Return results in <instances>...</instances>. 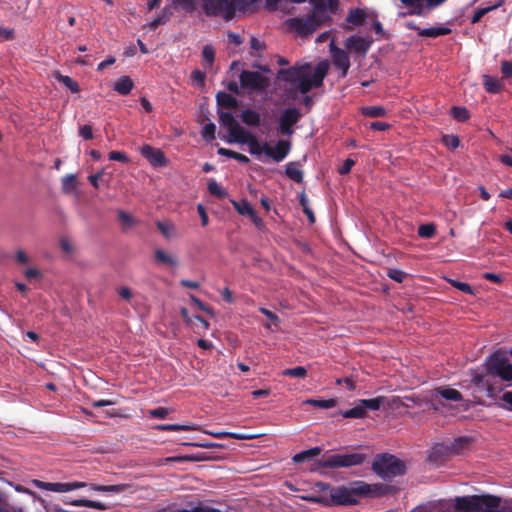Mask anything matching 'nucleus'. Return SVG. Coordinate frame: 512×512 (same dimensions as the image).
I'll list each match as a JSON object with an SVG mask.
<instances>
[{"instance_id": "774afa93", "label": "nucleus", "mask_w": 512, "mask_h": 512, "mask_svg": "<svg viewBox=\"0 0 512 512\" xmlns=\"http://www.w3.org/2000/svg\"><path fill=\"white\" fill-rule=\"evenodd\" d=\"M178 512H220V510L217 508H208V507H204V506H198L191 510H187V509L178 510Z\"/></svg>"}, {"instance_id": "864d4df0", "label": "nucleus", "mask_w": 512, "mask_h": 512, "mask_svg": "<svg viewBox=\"0 0 512 512\" xmlns=\"http://www.w3.org/2000/svg\"><path fill=\"white\" fill-rule=\"evenodd\" d=\"M170 412H171V410L169 408L158 407V408L148 410V415H150L151 418H154V419H164L168 416V414Z\"/></svg>"}, {"instance_id": "37998d69", "label": "nucleus", "mask_w": 512, "mask_h": 512, "mask_svg": "<svg viewBox=\"0 0 512 512\" xmlns=\"http://www.w3.org/2000/svg\"><path fill=\"white\" fill-rule=\"evenodd\" d=\"M90 489L100 493H120L122 492L121 485H101V484H92L90 485Z\"/></svg>"}, {"instance_id": "052dcab7", "label": "nucleus", "mask_w": 512, "mask_h": 512, "mask_svg": "<svg viewBox=\"0 0 512 512\" xmlns=\"http://www.w3.org/2000/svg\"><path fill=\"white\" fill-rule=\"evenodd\" d=\"M202 138L205 140H213L215 138V125L209 122L202 129Z\"/></svg>"}, {"instance_id": "58836bf2", "label": "nucleus", "mask_w": 512, "mask_h": 512, "mask_svg": "<svg viewBox=\"0 0 512 512\" xmlns=\"http://www.w3.org/2000/svg\"><path fill=\"white\" fill-rule=\"evenodd\" d=\"M154 257L155 260H157L160 263L167 264L172 267L178 266V260L175 257L165 253V251H163L162 249L155 250Z\"/></svg>"}, {"instance_id": "6e6552de", "label": "nucleus", "mask_w": 512, "mask_h": 512, "mask_svg": "<svg viewBox=\"0 0 512 512\" xmlns=\"http://www.w3.org/2000/svg\"><path fill=\"white\" fill-rule=\"evenodd\" d=\"M239 83L245 90L264 91L269 86V78L258 71L242 70Z\"/></svg>"}, {"instance_id": "dca6fc26", "label": "nucleus", "mask_w": 512, "mask_h": 512, "mask_svg": "<svg viewBox=\"0 0 512 512\" xmlns=\"http://www.w3.org/2000/svg\"><path fill=\"white\" fill-rule=\"evenodd\" d=\"M228 142L242 145L247 144L249 146L250 155H260L264 153V144L260 145L256 137H254L250 132L235 137H229Z\"/></svg>"}, {"instance_id": "39448f33", "label": "nucleus", "mask_w": 512, "mask_h": 512, "mask_svg": "<svg viewBox=\"0 0 512 512\" xmlns=\"http://www.w3.org/2000/svg\"><path fill=\"white\" fill-rule=\"evenodd\" d=\"M366 460L367 455L361 453L333 454L320 460L319 465L326 469L349 468L351 466H360Z\"/></svg>"}, {"instance_id": "a878e982", "label": "nucleus", "mask_w": 512, "mask_h": 512, "mask_svg": "<svg viewBox=\"0 0 512 512\" xmlns=\"http://www.w3.org/2000/svg\"><path fill=\"white\" fill-rule=\"evenodd\" d=\"M367 19V13L364 9L354 8L348 11L346 21L353 24V26H362Z\"/></svg>"}, {"instance_id": "c85d7f7f", "label": "nucleus", "mask_w": 512, "mask_h": 512, "mask_svg": "<svg viewBox=\"0 0 512 512\" xmlns=\"http://www.w3.org/2000/svg\"><path fill=\"white\" fill-rule=\"evenodd\" d=\"M216 103H218L219 107H226L228 109H236L237 107L236 98L226 92H218L216 94Z\"/></svg>"}, {"instance_id": "7c9ffc66", "label": "nucleus", "mask_w": 512, "mask_h": 512, "mask_svg": "<svg viewBox=\"0 0 512 512\" xmlns=\"http://www.w3.org/2000/svg\"><path fill=\"white\" fill-rule=\"evenodd\" d=\"M483 86H485L486 92L492 94H498L503 89V85L500 81L489 75L483 76Z\"/></svg>"}, {"instance_id": "de8ad7c7", "label": "nucleus", "mask_w": 512, "mask_h": 512, "mask_svg": "<svg viewBox=\"0 0 512 512\" xmlns=\"http://www.w3.org/2000/svg\"><path fill=\"white\" fill-rule=\"evenodd\" d=\"M208 192L209 194L217 197V198H225L226 197V191L222 187L217 184L214 180H209L208 182Z\"/></svg>"}, {"instance_id": "e433bc0d", "label": "nucleus", "mask_w": 512, "mask_h": 512, "mask_svg": "<svg viewBox=\"0 0 512 512\" xmlns=\"http://www.w3.org/2000/svg\"><path fill=\"white\" fill-rule=\"evenodd\" d=\"M339 415L344 419H362L367 415V411L361 406H355L345 411H340Z\"/></svg>"}, {"instance_id": "5701e85b", "label": "nucleus", "mask_w": 512, "mask_h": 512, "mask_svg": "<svg viewBox=\"0 0 512 512\" xmlns=\"http://www.w3.org/2000/svg\"><path fill=\"white\" fill-rule=\"evenodd\" d=\"M64 503L67 504V505H71V506H74V507H87V508H92V509H97V510H104L105 509V505L99 501H93V500H89V499H83V498H80V499H66L64 500Z\"/></svg>"}, {"instance_id": "c03bdc74", "label": "nucleus", "mask_w": 512, "mask_h": 512, "mask_svg": "<svg viewBox=\"0 0 512 512\" xmlns=\"http://www.w3.org/2000/svg\"><path fill=\"white\" fill-rule=\"evenodd\" d=\"M436 235V227L432 223L420 225L418 227V236L424 239H431Z\"/></svg>"}, {"instance_id": "ddd939ff", "label": "nucleus", "mask_w": 512, "mask_h": 512, "mask_svg": "<svg viewBox=\"0 0 512 512\" xmlns=\"http://www.w3.org/2000/svg\"><path fill=\"white\" fill-rule=\"evenodd\" d=\"M308 69H310V65L308 64L300 66L296 65L288 69H280L278 76L290 85H294L296 81H300L302 78L311 76L307 72Z\"/></svg>"}, {"instance_id": "f704fd0d", "label": "nucleus", "mask_w": 512, "mask_h": 512, "mask_svg": "<svg viewBox=\"0 0 512 512\" xmlns=\"http://www.w3.org/2000/svg\"><path fill=\"white\" fill-rule=\"evenodd\" d=\"M218 155L222 157H228L231 159H235L239 161V163L242 164H249V158L245 154L238 153L236 151H232L228 148H219L218 149Z\"/></svg>"}, {"instance_id": "5fc2aeb1", "label": "nucleus", "mask_w": 512, "mask_h": 512, "mask_svg": "<svg viewBox=\"0 0 512 512\" xmlns=\"http://www.w3.org/2000/svg\"><path fill=\"white\" fill-rule=\"evenodd\" d=\"M387 276H388V278H390L398 283H402L405 280L406 273L400 269L391 268V269H388Z\"/></svg>"}, {"instance_id": "0e129e2a", "label": "nucleus", "mask_w": 512, "mask_h": 512, "mask_svg": "<svg viewBox=\"0 0 512 512\" xmlns=\"http://www.w3.org/2000/svg\"><path fill=\"white\" fill-rule=\"evenodd\" d=\"M79 135L84 140H92L93 139V128L89 125H82L79 127Z\"/></svg>"}, {"instance_id": "bf43d9fd", "label": "nucleus", "mask_w": 512, "mask_h": 512, "mask_svg": "<svg viewBox=\"0 0 512 512\" xmlns=\"http://www.w3.org/2000/svg\"><path fill=\"white\" fill-rule=\"evenodd\" d=\"M158 231L166 238H170L173 232V225L171 223H165L162 221L157 222Z\"/></svg>"}, {"instance_id": "13d9d810", "label": "nucleus", "mask_w": 512, "mask_h": 512, "mask_svg": "<svg viewBox=\"0 0 512 512\" xmlns=\"http://www.w3.org/2000/svg\"><path fill=\"white\" fill-rule=\"evenodd\" d=\"M354 485L356 486L353 488H348V490L352 491L357 496L366 495L369 493V485L360 481L354 483Z\"/></svg>"}, {"instance_id": "09e8293b", "label": "nucleus", "mask_w": 512, "mask_h": 512, "mask_svg": "<svg viewBox=\"0 0 512 512\" xmlns=\"http://www.w3.org/2000/svg\"><path fill=\"white\" fill-rule=\"evenodd\" d=\"M57 80H59L60 83L64 84V86H66V88L69 89L72 93H78L80 91L77 82L71 79V77L69 76L59 75V77H57Z\"/></svg>"}, {"instance_id": "9b49d317", "label": "nucleus", "mask_w": 512, "mask_h": 512, "mask_svg": "<svg viewBox=\"0 0 512 512\" xmlns=\"http://www.w3.org/2000/svg\"><path fill=\"white\" fill-rule=\"evenodd\" d=\"M286 25L289 29L297 32L300 36L311 35L317 31L319 27L323 26L315 23L312 19L299 17L287 19Z\"/></svg>"}, {"instance_id": "2f4dec72", "label": "nucleus", "mask_w": 512, "mask_h": 512, "mask_svg": "<svg viewBox=\"0 0 512 512\" xmlns=\"http://www.w3.org/2000/svg\"><path fill=\"white\" fill-rule=\"evenodd\" d=\"M171 5L188 14H192L196 10V0H171Z\"/></svg>"}, {"instance_id": "b1692460", "label": "nucleus", "mask_w": 512, "mask_h": 512, "mask_svg": "<svg viewBox=\"0 0 512 512\" xmlns=\"http://www.w3.org/2000/svg\"><path fill=\"white\" fill-rule=\"evenodd\" d=\"M452 33L449 27H428L420 30L418 36L422 38H437Z\"/></svg>"}, {"instance_id": "ea45409f", "label": "nucleus", "mask_w": 512, "mask_h": 512, "mask_svg": "<svg viewBox=\"0 0 512 512\" xmlns=\"http://www.w3.org/2000/svg\"><path fill=\"white\" fill-rule=\"evenodd\" d=\"M118 221H120L124 231L134 227L137 224V220L124 210L118 211Z\"/></svg>"}, {"instance_id": "423d86ee", "label": "nucleus", "mask_w": 512, "mask_h": 512, "mask_svg": "<svg viewBox=\"0 0 512 512\" xmlns=\"http://www.w3.org/2000/svg\"><path fill=\"white\" fill-rule=\"evenodd\" d=\"M357 495L352 493L347 487H337L333 489L331 492L330 499H326L320 496H312L307 498V500L323 505L324 507H329L331 505H357V499L355 498Z\"/></svg>"}, {"instance_id": "4d7b16f0", "label": "nucleus", "mask_w": 512, "mask_h": 512, "mask_svg": "<svg viewBox=\"0 0 512 512\" xmlns=\"http://www.w3.org/2000/svg\"><path fill=\"white\" fill-rule=\"evenodd\" d=\"M108 160L110 161H118L124 164H128L129 158L127 154L122 151H112L108 153Z\"/></svg>"}, {"instance_id": "603ef678", "label": "nucleus", "mask_w": 512, "mask_h": 512, "mask_svg": "<svg viewBox=\"0 0 512 512\" xmlns=\"http://www.w3.org/2000/svg\"><path fill=\"white\" fill-rule=\"evenodd\" d=\"M226 436L233 438L235 440H252V439L256 438L255 434H241V433H234V432H222V433L218 434L219 438L226 437Z\"/></svg>"}, {"instance_id": "49530a36", "label": "nucleus", "mask_w": 512, "mask_h": 512, "mask_svg": "<svg viewBox=\"0 0 512 512\" xmlns=\"http://www.w3.org/2000/svg\"><path fill=\"white\" fill-rule=\"evenodd\" d=\"M451 116L459 122H466L470 117L469 111L466 108L459 106L451 108Z\"/></svg>"}, {"instance_id": "9d476101", "label": "nucleus", "mask_w": 512, "mask_h": 512, "mask_svg": "<svg viewBox=\"0 0 512 512\" xmlns=\"http://www.w3.org/2000/svg\"><path fill=\"white\" fill-rule=\"evenodd\" d=\"M301 113L296 108H286L280 113L279 128L280 135L291 136L294 133L293 126L300 121Z\"/></svg>"}, {"instance_id": "680f3d73", "label": "nucleus", "mask_w": 512, "mask_h": 512, "mask_svg": "<svg viewBox=\"0 0 512 512\" xmlns=\"http://www.w3.org/2000/svg\"><path fill=\"white\" fill-rule=\"evenodd\" d=\"M191 80L195 85L202 87L205 85V73L196 69L191 72Z\"/></svg>"}, {"instance_id": "0eeeda50", "label": "nucleus", "mask_w": 512, "mask_h": 512, "mask_svg": "<svg viewBox=\"0 0 512 512\" xmlns=\"http://www.w3.org/2000/svg\"><path fill=\"white\" fill-rule=\"evenodd\" d=\"M313 11L306 19H311L319 25H326L331 22V15L338 9V0H310Z\"/></svg>"}, {"instance_id": "3c124183", "label": "nucleus", "mask_w": 512, "mask_h": 512, "mask_svg": "<svg viewBox=\"0 0 512 512\" xmlns=\"http://www.w3.org/2000/svg\"><path fill=\"white\" fill-rule=\"evenodd\" d=\"M202 60L212 66L213 61H215V49L211 45H205L202 48Z\"/></svg>"}, {"instance_id": "4be33fe9", "label": "nucleus", "mask_w": 512, "mask_h": 512, "mask_svg": "<svg viewBox=\"0 0 512 512\" xmlns=\"http://www.w3.org/2000/svg\"><path fill=\"white\" fill-rule=\"evenodd\" d=\"M38 487L54 493H67L73 491L70 482H39Z\"/></svg>"}, {"instance_id": "69168bd1", "label": "nucleus", "mask_w": 512, "mask_h": 512, "mask_svg": "<svg viewBox=\"0 0 512 512\" xmlns=\"http://www.w3.org/2000/svg\"><path fill=\"white\" fill-rule=\"evenodd\" d=\"M500 71H502L505 78H512V62L509 60H503L502 65H500Z\"/></svg>"}, {"instance_id": "79ce46f5", "label": "nucleus", "mask_w": 512, "mask_h": 512, "mask_svg": "<svg viewBox=\"0 0 512 512\" xmlns=\"http://www.w3.org/2000/svg\"><path fill=\"white\" fill-rule=\"evenodd\" d=\"M282 376L290 378H305L307 376V370L303 366L286 368L282 371Z\"/></svg>"}, {"instance_id": "aec40b11", "label": "nucleus", "mask_w": 512, "mask_h": 512, "mask_svg": "<svg viewBox=\"0 0 512 512\" xmlns=\"http://www.w3.org/2000/svg\"><path fill=\"white\" fill-rule=\"evenodd\" d=\"M434 396L441 397L447 401L452 402L462 401V394L458 390L452 389L450 387H438L434 389Z\"/></svg>"}, {"instance_id": "e2e57ef3", "label": "nucleus", "mask_w": 512, "mask_h": 512, "mask_svg": "<svg viewBox=\"0 0 512 512\" xmlns=\"http://www.w3.org/2000/svg\"><path fill=\"white\" fill-rule=\"evenodd\" d=\"M354 165L355 161L353 159L347 158L344 160L343 165L338 168V174L341 176L347 175Z\"/></svg>"}, {"instance_id": "cd10ccee", "label": "nucleus", "mask_w": 512, "mask_h": 512, "mask_svg": "<svg viewBox=\"0 0 512 512\" xmlns=\"http://www.w3.org/2000/svg\"><path fill=\"white\" fill-rule=\"evenodd\" d=\"M321 448L320 447H312L307 450H304L293 456V462L296 464L302 463L307 460H311L314 457L320 455Z\"/></svg>"}, {"instance_id": "4c0bfd02", "label": "nucleus", "mask_w": 512, "mask_h": 512, "mask_svg": "<svg viewBox=\"0 0 512 512\" xmlns=\"http://www.w3.org/2000/svg\"><path fill=\"white\" fill-rule=\"evenodd\" d=\"M157 431H195L194 425H180V424H161L155 425Z\"/></svg>"}, {"instance_id": "c756f323", "label": "nucleus", "mask_w": 512, "mask_h": 512, "mask_svg": "<svg viewBox=\"0 0 512 512\" xmlns=\"http://www.w3.org/2000/svg\"><path fill=\"white\" fill-rule=\"evenodd\" d=\"M241 120L243 123L249 126H259L260 125V115L256 110L246 109L241 113Z\"/></svg>"}, {"instance_id": "a19ab883", "label": "nucleus", "mask_w": 512, "mask_h": 512, "mask_svg": "<svg viewBox=\"0 0 512 512\" xmlns=\"http://www.w3.org/2000/svg\"><path fill=\"white\" fill-rule=\"evenodd\" d=\"M361 113L370 118H378L384 117L386 115V110L382 106H366L361 109Z\"/></svg>"}, {"instance_id": "6ab92c4d", "label": "nucleus", "mask_w": 512, "mask_h": 512, "mask_svg": "<svg viewBox=\"0 0 512 512\" xmlns=\"http://www.w3.org/2000/svg\"><path fill=\"white\" fill-rule=\"evenodd\" d=\"M344 46H346L348 51L357 52L364 56L367 54L369 47H371V41L366 40L360 36L353 35L346 39Z\"/></svg>"}, {"instance_id": "473e14b6", "label": "nucleus", "mask_w": 512, "mask_h": 512, "mask_svg": "<svg viewBox=\"0 0 512 512\" xmlns=\"http://www.w3.org/2000/svg\"><path fill=\"white\" fill-rule=\"evenodd\" d=\"M384 400H385L384 396H378V397L370 398V399H361L360 404H358L357 407H362V408H364V410L368 409L371 411H376L381 407Z\"/></svg>"}, {"instance_id": "338daca9", "label": "nucleus", "mask_w": 512, "mask_h": 512, "mask_svg": "<svg viewBox=\"0 0 512 512\" xmlns=\"http://www.w3.org/2000/svg\"><path fill=\"white\" fill-rule=\"evenodd\" d=\"M483 279L487 280V281H490L492 283H502L503 282V277H501L500 274H496V273H493V272H485L483 273L482 275Z\"/></svg>"}, {"instance_id": "393cba45", "label": "nucleus", "mask_w": 512, "mask_h": 512, "mask_svg": "<svg viewBox=\"0 0 512 512\" xmlns=\"http://www.w3.org/2000/svg\"><path fill=\"white\" fill-rule=\"evenodd\" d=\"M286 177L297 182H303V171L300 170V163L293 161L286 164L285 169Z\"/></svg>"}, {"instance_id": "bb28decb", "label": "nucleus", "mask_w": 512, "mask_h": 512, "mask_svg": "<svg viewBox=\"0 0 512 512\" xmlns=\"http://www.w3.org/2000/svg\"><path fill=\"white\" fill-rule=\"evenodd\" d=\"M304 404L309 405L311 407L320 408V409H332L337 405V400L334 398L329 399H314L310 398L304 401Z\"/></svg>"}, {"instance_id": "f8f14e48", "label": "nucleus", "mask_w": 512, "mask_h": 512, "mask_svg": "<svg viewBox=\"0 0 512 512\" xmlns=\"http://www.w3.org/2000/svg\"><path fill=\"white\" fill-rule=\"evenodd\" d=\"M141 156L147 159L150 162L151 166L155 168H161L168 164V160L165 157V154L159 148L152 147L149 144H144L140 148Z\"/></svg>"}, {"instance_id": "2eb2a0df", "label": "nucleus", "mask_w": 512, "mask_h": 512, "mask_svg": "<svg viewBox=\"0 0 512 512\" xmlns=\"http://www.w3.org/2000/svg\"><path fill=\"white\" fill-rule=\"evenodd\" d=\"M219 122L228 129L229 138L249 133L239 125L231 112L219 111Z\"/></svg>"}, {"instance_id": "4468645a", "label": "nucleus", "mask_w": 512, "mask_h": 512, "mask_svg": "<svg viewBox=\"0 0 512 512\" xmlns=\"http://www.w3.org/2000/svg\"><path fill=\"white\" fill-rule=\"evenodd\" d=\"M291 144L287 140L280 139L275 147H271L265 142V155L272 158L275 162H281L290 152Z\"/></svg>"}, {"instance_id": "f257e3e1", "label": "nucleus", "mask_w": 512, "mask_h": 512, "mask_svg": "<svg viewBox=\"0 0 512 512\" xmlns=\"http://www.w3.org/2000/svg\"><path fill=\"white\" fill-rule=\"evenodd\" d=\"M499 506V496L492 494L458 496L455 498V509L464 512L497 511Z\"/></svg>"}, {"instance_id": "20e7f679", "label": "nucleus", "mask_w": 512, "mask_h": 512, "mask_svg": "<svg viewBox=\"0 0 512 512\" xmlns=\"http://www.w3.org/2000/svg\"><path fill=\"white\" fill-rule=\"evenodd\" d=\"M327 72V61H321L317 63L316 68H314L313 74L311 76L297 80L294 84H290V90L298 91L305 95L309 93L311 89L323 86V81L325 76H327Z\"/></svg>"}, {"instance_id": "c9c22d12", "label": "nucleus", "mask_w": 512, "mask_h": 512, "mask_svg": "<svg viewBox=\"0 0 512 512\" xmlns=\"http://www.w3.org/2000/svg\"><path fill=\"white\" fill-rule=\"evenodd\" d=\"M232 205H234L236 212H238V214L241 216L256 215L253 207L250 206L249 202L246 200L232 201Z\"/></svg>"}, {"instance_id": "6e6d98bb", "label": "nucleus", "mask_w": 512, "mask_h": 512, "mask_svg": "<svg viewBox=\"0 0 512 512\" xmlns=\"http://www.w3.org/2000/svg\"><path fill=\"white\" fill-rule=\"evenodd\" d=\"M442 143L451 149H456L460 145L459 137L452 134L444 135V137H442Z\"/></svg>"}, {"instance_id": "f3484780", "label": "nucleus", "mask_w": 512, "mask_h": 512, "mask_svg": "<svg viewBox=\"0 0 512 512\" xmlns=\"http://www.w3.org/2000/svg\"><path fill=\"white\" fill-rule=\"evenodd\" d=\"M331 59H333V64L337 69L341 70V78H345L348 73L349 63L348 54L346 51L342 50V48L331 46Z\"/></svg>"}, {"instance_id": "1a4fd4ad", "label": "nucleus", "mask_w": 512, "mask_h": 512, "mask_svg": "<svg viewBox=\"0 0 512 512\" xmlns=\"http://www.w3.org/2000/svg\"><path fill=\"white\" fill-rule=\"evenodd\" d=\"M230 0H204L202 9L206 16H221L225 20L233 19V9L229 7Z\"/></svg>"}, {"instance_id": "f03ea898", "label": "nucleus", "mask_w": 512, "mask_h": 512, "mask_svg": "<svg viewBox=\"0 0 512 512\" xmlns=\"http://www.w3.org/2000/svg\"><path fill=\"white\" fill-rule=\"evenodd\" d=\"M371 469L384 480L405 474V464L401 459L391 454H378L375 456Z\"/></svg>"}, {"instance_id": "8fccbe9b", "label": "nucleus", "mask_w": 512, "mask_h": 512, "mask_svg": "<svg viewBox=\"0 0 512 512\" xmlns=\"http://www.w3.org/2000/svg\"><path fill=\"white\" fill-rule=\"evenodd\" d=\"M77 183V178L74 174H68L62 179V188L63 192L69 193L75 189V184Z\"/></svg>"}, {"instance_id": "a18cd8bd", "label": "nucleus", "mask_w": 512, "mask_h": 512, "mask_svg": "<svg viewBox=\"0 0 512 512\" xmlns=\"http://www.w3.org/2000/svg\"><path fill=\"white\" fill-rule=\"evenodd\" d=\"M257 1L258 0H231L229 1V7H231V9L234 10V14H236V11H244Z\"/></svg>"}, {"instance_id": "7ed1b4c3", "label": "nucleus", "mask_w": 512, "mask_h": 512, "mask_svg": "<svg viewBox=\"0 0 512 512\" xmlns=\"http://www.w3.org/2000/svg\"><path fill=\"white\" fill-rule=\"evenodd\" d=\"M485 371L488 376L500 377L502 381H512V365L503 352L496 351L485 361Z\"/></svg>"}, {"instance_id": "412c9836", "label": "nucleus", "mask_w": 512, "mask_h": 512, "mask_svg": "<svg viewBox=\"0 0 512 512\" xmlns=\"http://www.w3.org/2000/svg\"><path fill=\"white\" fill-rule=\"evenodd\" d=\"M134 88V82L131 80V77L128 75L121 76L118 78L116 82H114L113 90L116 91L117 94L126 96L131 93V90Z\"/></svg>"}, {"instance_id": "72a5a7b5", "label": "nucleus", "mask_w": 512, "mask_h": 512, "mask_svg": "<svg viewBox=\"0 0 512 512\" xmlns=\"http://www.w3.org/2000/svg\"><path fill=\"white\" fill-rule=\"evenodd\" d=\"M501 5H503V0H499L498 3L492 5V6H486L483 8H478L475 10V13L472 15L471 23H479L480 19L483 18V16L489 14L490 12L496 10Z\"/></svg>"}, {"instance_id": "a211bd4d", "label": "nucleus", "mask_w": 512, "mask_h": 512, "mask_svg": "<svg viewBox=\"0 0 512 512\" xmlns=\"http://www.w3.org/2000/svg\"><path fill=\"white\" fill-rule=\"evenodd\" d=\"M446 2V0H424L415 4L412 9L408 10L407 14L410 16H421L425 17L429 14L430 11L439 7L441 4Z\"/></svg>"}]
</instances>
